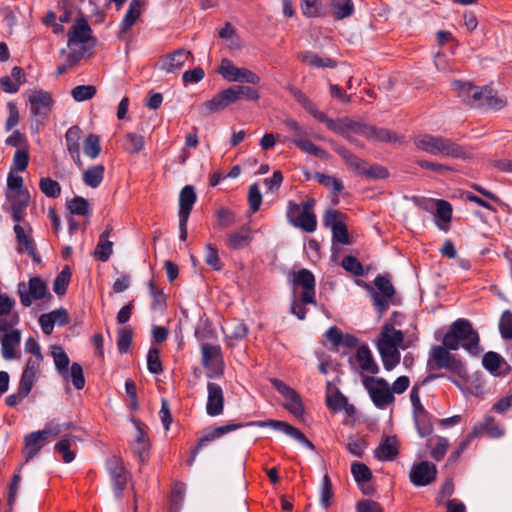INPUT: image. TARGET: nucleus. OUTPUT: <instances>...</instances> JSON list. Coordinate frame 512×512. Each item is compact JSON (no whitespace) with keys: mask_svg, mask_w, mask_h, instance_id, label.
I'll return each instance as SVG.
<instances>
[{"mask_svg":"<svg viewBox=\"0 0 512 512\" xmlns=\"http://www.w3.org/2000/svg\"><path fill=\"white\" fill-rule=\"evenodd\" d=\"M244 426H250V427H258V428H266L270 427L275 430L281 431L284 434L290 436L291 438L295 439L302 445L313 449L314 445L307 439V437L296 427L288 424L285 421L281 420H258V421H251L246 424L243 423H231L227 425H222L218 427H214L211 430L204 433V435L199 438L196 447L192 450V456L188 460V464L192 465L195 457L199 453L200 449L207 444L208 442L214 441L217 438L222 437L223 435L235 431L239 428H242Z\"/></svg>","mask_w":512,"mask_h":512,"instance_id":"obj_1","label":"nucleus"},{"mask_svg":"<svg viewBox=\"0 0 512 512\" xmlns=\"http://www.w3.org/2000/svg\"><path fill=\"white\" fill-rule=\"evenodd\" d=\"M479 342L478 332L465 318L452 322L442 340L446 348L456 351L461 347L473 356L479 355L482 351Z\"/></svg>","mask_w":512,"mask_h":512,"instance_id":"obj_2","label":"nucleus"},{"mask_svg":"<svg viewBox=\"0 0 512 512\" xmlns=\"http://www.w3.org/2000/svg\"><path fill=\"white\" fill-rule=\"evenodd\" d=\"M413 143L418 150L431 155L455 159H465L468 157L467 151L450 138L425 133L415 136Z\"/></svg>","mask_w":512,"mask_h":512,"instance_id":"obj_3","label":"nucleus"},{"mask_svg":"<svg viewBox=\"0 0 512 512\" xmlns=\"http://www.w3.org/2000/svg\"><path fill=\"white\" fill-rule=\"evenodd\" d=\"M51 355L53 357L57 373L64 380L71 381L75 389H83L86 381L82 366L79 363L74 362L69 368L70 359L61 346H52Z\"/></svg>","mask_w":512,"mask_h":512,"instance_id":"obj_4","label":"nucleus"},{"mask_svg":"<svg viewBox=\"0 0 512 512\" xmlns=\"http://www.w3.org/2000/svg\"><path fill=\"white\" fill-rule=\"evenodd\" d=\"M315 199L310 198L302 204L292 201L288 203V221L306 233H313L317 229V218L313 212Z\"/></svg>","mask_w":512,"mask_h":512,"instance_id":"obj_5","label":"nucleus"},{"mask_svg":"<svg viewBox=\"0 0 512 512\" xmlns=\"http://www.w3.org/2000/svg\"><path fill=\"white\" fill-rule=\"evenodd\" d=\"M336 152L344 159L348 169L357 175L366 179H384L389 176L388 170L385 167L368 165L365 160L345 148H338Z\"/></svg>","mask_w":512,"mask_h":512,"instance_id":"obj_6","label":"nucleus"},{"mask_svg":"<svg viewBox=\"0 0 512 512\" xmlns=\"http://www.w3.org/2000/svg\"><path fill=\"white\" fill-rule=\"evenodd\" d=\"M362 383L373 404L379 409H385L395 401L389 383L384 378L363 375Z\"/></svg>","mask_w":512,"mask_h":512,"instance_id":"obj_7","label":"nucleus"},{"mask_svg":"<svg viewBox=\"0 0 512 512\" xmlns=\"http://www.w3.org/2000/svg\"><path fill=\"white\" fill-rule=\"evenodd\" d=\"M61 432V427L58 424H47L43 430L31 432L24 436L23 455L25 462L33 459L45 446L47 439L50 436H57Z\"/></svg>","mask_w":512,"mask_h":512,"instance_id":"obj_8","label":"nucleus"},{"mask_svg":"<svg viewBox=\"0 0 512 512\" xmlns=\"http://www.w3.org/2000/svg\"><path fill=\"white\" fill-rule=\"evenodd\" d=\"M374 285L376 289L369 288L373 305L380 315H383L388 309L392 298L396 291L391 282L389 275L379 274L374 279Z\"/></svg>","mask_w":512,"mask_h":512,"instance_id":"obj_9","label":"nucleus"},{"mask_svg":"<svg viewBox=\"0 0 512 512\" xmlns=\"http://www.w3.org/2000/svg\"><path fill=\"white\" fill-rule=\"evenodd\" d=\"M201 364L208 378H218L224 374L225 364L220 345L202 343Z\"/></svg>","mask_w":512,"mask_h":512,"instance_id":"obj_10","label":"nucleus"},{"mask_svg":"<svg viewBox=\"0 0 512 512\" xmlns=\"http://www.w3.org/2000/svg\"><path fill=\"white\" fill-rule=\"evenodd\" d=\"M506 104V99L497 95V93L488 86H474L471 91V98L468 106L471 108L500 110L504 108Z\"/></svg>","mask_w":512,"mask_h":512,"instance_id":"obj_11","label":"nucleus"},{"mask_svg":"<svg viewBox=\"0 0 512 512\" xmlns=\"http://www.w3.org/2000/svg\"><path fill=\"white\" fill-rule=\"evenodd\" d=\"M272 386L283 396L285 399V403L283 404L284 408L288 410L295 417H301L304 414V405L299 393L288 386L283 381L272 378L270 380Z\"/></svg>","mask_w":512,"mask_h":512,"instance_id":"obj_12","label":"nucleus"},{"mask_svg":"<svg viewBox=\"0 0 512 512\" xmlns=\"http://www.w3.org/2000/svg\"><path fill=\"white\" fill-rule=\"evenodd\" d=\"M218 72L225 80L230 82H244L253 85L260 82V77L256 73L244 67L239 68L228 59L222 60Z\"/></svg>","mask_w":512,"mask_h":512,"instance_id":"obj_13","label":"nucleus"},{"mask_svg":"<svg viewBox=\"0 0 512 512\" xmlns=\"http://www.w3.org/2000/svg\"><path fill=\"white\" fill-rule=\"evenodd\" d=\"M47 293L46 283L38 276L29 279L28 290L25 283L18 284V295L24 307H30L33 301L43 299Z\"/></svg>","mask_w":512,"mask_h":512,"instance_id":"obj_14","label":"nucleus"},{"mask_svg":"<svg viewBox=\"0 0 512 512\" xmlns=\"http://www.w3.org/2000/svg\"><path fill=\"white\" fill-rule=\"evenodd\" d=\"M30 113L35 117L47 118L53 108L54 100L51 93L43 89H35L28 95Z\"/></svg>","mask_w":512,"mask_h":512,"instance_id":"obj_15","label":"nucleus"},{"mask_svg":"<svg viewBox=\"0 0 512 512\" xmlns=\"http://www.w3.org/2000/svg\"><path fill=\"white\" fill-rule=\"evenodd\" d=\"M293 285L303 289L300 294L301 302L316 305L315 277L308 269H300L293 273Z\"/></svg>","mask_w":512,"mask_h":512,"instance_id":"obj_16","label":"nucleus"},{"mask_svg":"<svg viewBox=\"0 0 512 512\" xmlns=\"http://www.w3.org/2000/svg\"><path fill=\"white\" fill-rule=\"evenodd\" d=\"M437 477L435 464L429 461H421L411 467L409 478L414 486L421 487L433 483Z\"/></svg>","mask_w":512,"mask_h":512,"instance_id":"obj_17","label":"nucleus"},{"mask_svg":"<svg viewBox=\"0 0 512 512\" xmlns=\"http://www.w3.org/2000/svg\"><path fill=\"white\" fill-rule=\"evenodd\" d=\"M106 468L112 480L114 495L121 498L127 483V472L121 460L116 456L108 458Z\"/></svg>","mask_w":512,"mask_h":512,"instance_id":"obj_18","label":"nucleus"},{"mask_svg":"<svg viewBox=\"0 0 512 512\" xmlns=\"http://www.w3.org/2000/svg\"><path fill=\"white\" fill-rule=\"evenodd\" d=\"M235 102V93L231 88L222 90L212 99L205 101L199 106V113L203 117H207L213 113L220 112Z\"/></svg>","mask_w":512,"mask_h":512,"instance_id":"obj_19","label":"nucleus"},{"mask_svg":"<svg viewBox=\"0 0 512 512\" xmlns=\"http://www.w3.org/2000/svg\"><path fill=\"white\" fill-rule=\"evenodd\" d=\"M9 208L3 207L5 211L11 213L12 219L17 223H21L26 216V209L29 204L28 193H12L7 195Z\"/></svg>","mask_w":512,"mask_h":512,"instance_id":"obj_20","label":"nucleus"},{"mask_svg":"<svg viewBox=\"0 0 512 512\" xmlns=\"http://www.w3.org/2000/svg\"><path fill=\"white\" fill-rule=\"evenodd\" d=\"M206 413L211 416H219L224 410V392L220 385L208 382L207 384Z\"/></svg>","mask_w":512,"mask_h":512,"instance_id":"obj_21","label":"nucleus"},{"mask_svg":"<svg viewBox=\"0 0 512 512\" xmlns=\"http://www.w3.org/2000/svg\"><path fill=\"white\" fill-rule=\"evenodd\" d=\"M222 330L227 344L231 347L244 340L249 332L248 326L242 320L236 318L226 321Z\"/></svg>","mask_w":512,"mask_h":512,"instance_id":"obj_22","label":"nucleus"},{"mask_svg":"<svg viewBox=\"0 0 512 512\" xmlns=\"http://www.w3.org/2000/svg\"><path fill=\"white\" fill-rule=\"evenodd\" d=\"M1 341V354L5 360H12L17 357V348L21 342V333L17 329L3 331Z\"/></svg>","mask_w":512,"mask_h":512,"instance_id":"obj_23","label":"nucleus"},{"mask_svg":"<svg viewBox=\"0 0 512 512\" xmlns=\"http://www.w3.org/2000/svg\"><path fill=\"white\" fill-rule=\"evenodd\" d=\"M483 434H487L490 438H500L504 435V431L492 416H486L481 422L474 425L469 436L474 440Z\"/></svg>","mask_w":512,"mask_h":512,"instance_id":"obj_24","label":"nucleus"},{"mask_svg":"<svg viewBox=\"0 0 512 512\" xmlns=\"http://www.w3.org/2000/svg\"><path fill=\"white\" fill-rule=\"evenodd\" d=\"M451 349H448L443 345H435L433 346L428 355L427 360V369L429 371L444 369L448 366V362L453 357V355L449 352Z\"/></svg>","mask_w":512,"mask_h":512,"instance_id":"obj_25","label":"nucleus"},{"mask_svg":"<svg viewBox=\"0 0 512 512\" xmlns=\"http://www.w3.org/2000/svg\"><path fill=\"white\" fill-rule=\"evenodd\" d=\"M92 30L84 18H79L68 32V46L84 44L91 39Z\"/></svg>","mask_w":512,"mask_h":512,"instance_id":"obj_26","label":"nucleus"},{"mask_svg":"<svg viewBox=\"0 0 512 512\" xmlns=\"http://www.w3.org/2000/svg\"><path fill=\"white\" fill-rule=\"evenodd\" d=\"M190 56V51H187L183 48L177 49L165 56V58L161 61L160 68L167 73H175L184 66L185 62Z\"/></svg>","mask_w":512,"mask_h":512,"instance_id":"obj_27","label":"nucleus"},{"mask_svg":"<svg viewBox=\"0 0 512 512\" xmlns=\"http://www.w3.org/2000/svg\"><path fill=\"white\" fill-rule=\"evenodd\" d=\"M42 361L43 357H31L27 360L20 378L23 392H25L24 390H32Z\"/></svg>","mask_w":512,"mask_h":512,"instance_id":"obj_28","label":"nucleus"},{"mask_svg":"<svg viewBox=\"0 0 512 512\" xmlns=\"http://www.w3.org/2000/svg\"><path fill=\"white\" fill-rule=\"evenodd\" d=\"M398 455V441L395 436H387L382 439L374 450V456L379 461H392Z\"/></svg>","mask_w":512,"mask_h":512,"instance_id":"obj_29","label":"nucleus"},{"mask_svg":"<svg viewBox=\"0 0 512 512\" xmlns=\"http://www.w3.org/2000/svg\"><path fill=\"white\" fill-rule=\"evenodd\" d=\"M14 305L15 301L12 298L0 292V331H7L18 323L17 315H14L10 321L3 318L11 313Z\"/></svg>","mask_w":512,"mask_h":512,"instance_id":"obj_30","label":"nucleus"},{"mask_svg":"<svg viewBox=\"0 0 512 512\" xmlns=\"http://www.w3.org/2000/svg\"><path fill=\"white\" fill-rule=\"evenodd\" d=\"M196 200L194 187L191 185L184 186L179 195V218H189Z\"/></svg>","mask_w":512,"mask_h":512,"instance_id":"obj_31","label":"nucleus"},{"mask_svg":"<svg viewBox=\"0 0 512 512\" xmlns=\"http://www.w3.org/2000/svg\"><path fill=\"white\" fill-rule=\"evenodd\" d=\"M380 336L378 346L387 348L398 349L404 339L402 331L396 330L391 324L384 325Z\"/></svg>","mask_w":512,"mask_h":512,"instance_id":"obj_32","label":"nucleus"},{"mask_svg":"<svg viewBox=\"0 0 512 512\" xmlns=\"http://www.w3.org/2000/svg\"><path fill=\"white\" fill-rule=\"evenodd\" d=\"M112 228L107 227L99 236L98 243L96 245L94 256L101 262L109 260L113 252V242L109 240Z\"/></svg>","mask_w":512,"mask_h":512,"instance_id":"obj_33","label":"nucleus"},{"mask_svg":"<svg viewBox=\"0 0 512 512\" xmlns=\"http://www.w3.org/2000/svg\"><path fill=\"white\" fill-rule=\"evenodd\" d=\"M143 3L141 0H131L129 3L128 10L126 11L120 26V34L126 33L138 20L142 14Z\"/></svg>","mask_w":512,"mask_h":512,"instance_id":"obj_34","label":"nucleus"},{"mask_svg":"<svg viewBox=\"0 0 512 512\" xmlns=\"http://www.w3.org/2000/svg\"><path fill=\"white\" fill-rule=\"evenodd\" d=\"M452 219V206L446 200H436L435 224L442 231H448Z\"/></svg>","mask_w":512,"mask_h":512,"instance_id":"obj_35","label":"nucleus"},{"mask_svg":"<svg viewBox=\"0 0 512 512\" xmlns=\"http://www.w3.org/2000/svg\"><path fill=\"white\" fill-rule=\"evenodd\" d=\"M252 240L250 228L243 226L239 231H234L227 235L226 245L233 250H239L247 247Z\"/></svg>","mask_w":512,"mask_h":512,"instance_id":"obj_36","label":"nucleus"},{"mask_svg":"<svg viewBox=\"0 0 512 512\" xmlns=\"http://www.w3.org/2000/svg\"><path fill=\"white\" fill-rule=\"evenodd\" d=\"M336 127L338 129H331L334 132H337L343 136H347L348 133L352 132L355 134L363 135L367 137L369 125L363 124L361 122L353 121L351 119H344L336 121Z\"/></svg>","mask_w":512,"mask_h":512,"instance_id":"obj_37","label":"nucleus"},{"mask_svg":"<svg viewBox=\"0 0 512 512\" xmlns=\"http://www.w3.org/2000/svg\"><path fill=\"white\" fill-rule=\"evenodd\" d=\"M356 361L363 371L369 372L371 374H377L379 371V367L373 358L371 350L366 345H363L357 349Z\"/></svg>","mask_w":512,"mask_h":512,"instance_id":"obj_38","label":"nucleus"},{"mask_svg":"<svg viewBox=\"0 0 512 512\" xmlns=\"http://www.w3.org/2000/svg\"><path fill=\"white\" fill-rule=\"evenodd\" d=\"M24 76L23 69L15 66L11 70L10 76H4L0 79L2 90L6 93H16L22 84V77Z\"/></svg>","mask_w":512,"mask_h":512,"instance_id":"obj_39","label":"nucleus"},{"mask_svg":"<svg viewBox=\"0 0 512 512\" xmlns=\"http://www.w3.org/2000/svg\"><path fill=\"white\" fill-rule=\"evenodd\" d=\"M105 167L102 164L93 165L83 172V182L86 186L97 188L104 179Z\"/></svg>","mask_w":512,"mask_h":512,"instance_id":"obj_40","label":"nucleus"},{"mask_svg":"<svg viewBox=\"0 0 512 512\" xmlns=\"http://www.w3.org/2000/svg\"><path fill=\"white\" fill-rule=\"evenodd\" d=\"M371 140H377L386 143H396L400 141L397 134L386 128H378L376 126L369 125L367 137Z\"/></svg>","mask_w":512,"mask_h":512,"instance_id":"obj_41","label":"nucleus"},{"mask_svg":"<svg viewBox=\"0 0 512 512\" xmlns=\"http://www.w3.org/2000/svg\"><path fill=\"white\" fill-rule=\"evenodd\" d=\"M14 233L18 243V253H24L30 248L35 246V241L30 233H27L25 228L20 223L14 225Z\"/></svg>","mask_w":512,"mask_h":512,"instance_id":"obj_42","label":"nucleus"},{"mask_svg":"<svg viewBox=\"0 0 512 512\" xmlns=\"http://www.w3.org/2000/svg\"><path fill=\"white\" fill-rule=\"evenodd\" d=\"M145 145L144 137L134 132H128L123 139V149L129 154H137L143 150Z\"/></svg>","mask_w":512,"mask_h":512,"instance_id":"obj_43","label":"nucleus"},{"mask_svg":"<svg viewBox=\"0 0 512 512\" xmlns=\"http://www.w3.org/2000/svg\"><path fill=\"white\" fill-rule=\"evenodd\" d=\"M428 446L430 447V455L435 461H440L444 458L446 455L449 441L448 439L441 437V436H435L428 441Z\"/></svg>","mask_w":512,"mask_h":512,"instance_id":"obj_44","label":"nucleus"},{"mask_svg":"<svg viewBox=\"0 0 512 512\" xmlns=\"http://www.w3.org/2000/svg\"><path fill=\"white\" fill-rule=\"evenodd\" d=\"M331 8L337 20L350 17L354 13V3L352 0H332Z\"/></svg>","mask_w":512,"mask_h":512,"instance_id":"obj_45","label":"nucleus"},{"mask_svg":"<svg viewBox=\"0 0 512 512\" xmlns=\"http://www.w3.org/2000/svg\"><path fill=\"white\" fill-rule=\"evenodd\" d=\"M74 440L75 437L65 435L55 444V451L62 455L65 463H70L75 459V453L71 450L72 441Z\"/></svg>","mask_w":512,"mask_h":512,"instance_id":"obj_46","label":"nucleus"},{"mask_svg":"<svg viewBox=\"0 0 512 512\" xmlns=\"http://www.w3.org/2000/svg\"><path fill=\"white\" fill-rule=\"evenodd\" d=\"M378 350L387 371H391L400 362V353L396 348L378 346Z\"/></svg>","mask_w":512,"mask_h":512,"instance_id":"obj_47","label":"nucleus"},{"mask_svg":"<svg viewBox=\"0 0 512 512\" xmlns=\"http://www.w3.org/2000/svg\"><path fill=\"white\" fill-rule=\"evenodd\" d=\"M314 178L319 182V184L329 189L334 195L340 194L344 189L343 183L331 175L316 172Z\"/></svg>","mask_w":512,"mask_h":512,"instance_id":"obj_48","label":"nucleus"},{"mask_svg":"<svg viewBox=\"0 0 512 512\" xmlns=\"http://www.w3.org/2000/svg\"><path fill=\"white\" fill-rule=\"evenodd\" d=\"M290 141L297 146L300 150L315 157L324 158L326 156V151L315 145L310 140L302 138H293Z\"/></svg>","mask_w":512,"mask_h":512,"instance_id":"obj_49","label":"nucleus"},{"mask_svg":"<svg viewBox=\"0 0 512 512\" xmlns=\"http://www.w3.org/2000/svg\"><path fill=\"white\" fill-rule=\"evenodd\" d=\"M71 270L69 266H65L62 271L56 276L53 282V291L58 295L62 296L66 293L67 287L71 280Z\"/></svg>","mask_w":512,"mask_h":512,"instance_id":"obj_50","label":"nucleus"},{"mask_svg":"<svg viewBox=\"0 0 512 512\" xmlns=\"http://www.w3.org/2000/svg\"><path fill=\"white\" fill-rule=\"evenodd\" d=\"M83 152L90 159H96L101 153L100 138L96 134H89L83 143Z\"/></svg>","mask_w":512,"mask_h":512,"instance_id":"obj_51","label":"nucleus"},{"mask_svg":"<svg viewBox=\"0 0 512 512\" xmlns=\"http://www.w3.org/2000/svg\"><path fill=\"white\" fill-rule=\"evenodd\" d=\"M133 340V330L130 326H124L117 333V348L122 354L127 353Z\"/></svg>","mask_w":512,"mask_h":512,"instance_id":"obj_52","label":"nucleus"},{"mask_svg":"<svg viewBox=\"0 0 512 512\" xmlns=\"http://www.w3.org/2000/svg\"><path fill=\"white\" fill-rule=\"evenodd\" d=\"M82 130L78 126L70 127L65 134V141L69 153L80 150Z\"/></svg>","mask_w":512,"mask_h":512,"instance_id":"obj_53","label":"nucleus"},{"mask_svg":"<svg viewBox=\"0 0 512 512\" xmlns=\"http://www.w3.org/2000/svg\"><path fill=\"white\" fill-rule=\"evenodd\" d=\"M39 187L41 192L49 198H57L61 194L60 184L50 177L41 178L39 182Z\"/></svg>","mask_w":512,"mask_h":512,"instance_id":"obj_54","label":"nucleus"},{"mask_svg":"<svg viewBox=\"0 0 512 512\" xmlns=\"http://www.w3.org/2000/svg\"><path fill=\"white\" fill-rule=\"evenodd\" d=\"M414 418L415 427L420 437H426L433 432V423L429 413L419 415Z\"/></svg>","mask_w":512,"mask_h":512,"instance_id":"obj_55","label":"nucleus"},{"mask_svg":"<svg viewBox=\"0 0 512 512\" xmlns=\"http://www.w3.org/2000/svg\"><path fill=\"white\" fill-rule=\"evenodd\" d=\"M351 473L354 477V480L358 483H365L371 480L372 472L370 468L360 462H354L351 465Z\"/></svg>","mask_w":512,"mask_h":512,"instance_id":"obj_56","label":"nucleus"},{"mask_svg":"<svg viewBox=\"0 0 512 512\" xmlns=\"http://www.w3.org/2000/svg\"><path fill=\"white\" fill-rule=\"evenodd\" d=\"M97 89L93 85H79L71 90L73 99L77 102L87 101L96 95Z\"/></svg>","mask_w":512,"mask_h":512,"instance_id":"obj_57","label":"nucleus"},{"mask_svg":"<svg viewBox=\"0 0 512 512\" xmlns=\"http://www.w3.org/2000/svg\"><path fill=\"white\" fill-rule=\"evenodd\" d=\"M333 490L332 483L330 477L325 474L322 478L321 482V494H320V504L324 509H327L331 505V501L333 499Z\"/></svg>","mask_w":512,"mask_h":512,"instance_id":"obj_58","label":"nucleus"},{"mask_svg":"<svg viewBox=\"0 0 512 512\" xmlns=\"http://www.w3.org/2000/svg\"><path fill=\"white\" fill-rule=\"evenodd\" d=\"M205 263L216 271H220L223 263L219 257L218 250L211 244L205 246Z\"/></svg>","mask_w":512,"mask_h":512,"instance_id":"obj_59","label":"nucleus"},{"mask_svg":"<svg viewBox=\"0 0 512 512\" xmlns=\"http://www.w3.org/2000/svg\"><path fill=\"white\" fill-rule=\"evenodd\" d=\"M303 61L309 64L310 66L317 68H333L336 66V62L331 58H322L315 53L308 52L304 55Z\"/></svg>","mask_w":512,"mask_h":512,"instance_id":"obj_60","label":"nucleus"},{"mask_svg":"<svg viewBox=\"0 0 512 512\" xmlns=\"http://www.w3.org/2000/svg\"><path fill=\"white\" fill-rule=\"evenodd\" d=\"M368 443L364 438L350 437L346 444L347 451L354 457L361 458L367 449Z\"/></svg>","mask_w":512,"mask_h":512,"instance_id":"obj_61","label":"nucleus"},{"mask_svg":"<svg viewBox=\"0 0 512 512\" xmlns=\"http://www.w3.org/2000/svg\"><path fill=\"white\" fill-rule=\"evenodd\" d=\"M444 369H447L457 378L467 381L468 380V372L465 364L455 356H453L448 362V366Z\"/></svg>","mask_w":512,"mask_h":512,"instance_id":"obj_62","label":"nucleus"},{"mask_svg":"<svg viewBox=\"0 0 512 512\" xmlns=\"http://www.w3.org/2000/svg\"><path fill=\"white\" fill-rule=\"evenodd\" d=\"M185 486L183 484H175L171 493V503L169 512H178L184 501Z\"/></svg>","mask_w":512,"mask_h":512,"instance_id":"obj_63","label":"nucleus"},{"mask_svg":"<svg viewBox=\"0 0 512 512\" xmlns=\"http://www.w3.org/2000/svg\"><path fill=\"white\" fill-rule=\"evenodd\" d=\"M499 330L505 340H512V312L505 310L499 321Z\"/></svg>","mask_w":512,"mask_h":512,"instance_id":"obj_64","label":"nucleus"}]
</instances>
